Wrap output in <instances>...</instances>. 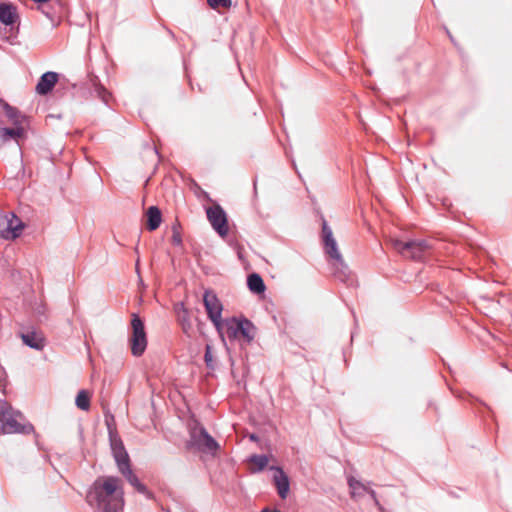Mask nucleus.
Instances as JSON below:
<instances>
[{
  "label": "nucleus",
  "instance_id": "21",
  "mask_svg": "<svg viewBox=\"0 0 512 512\" xmlns=\"http://www.w3.org/2000/svg\"><path fill=\"white\" fill-rule=\"evenodd\" d=\"M146 216H147L148 230H150V231L156 230L160 226L161 221H162V216H161V212H160L159 208H157L156 206L149 207L146 212Z\"/></svg>",
  "mask_w": 512,
  "mask_h": 512
},
{
  "label": "nucleus",
  "instance_id": "4",
  "mask_svg": "<svg viewBox=\"0 0 512 512\" xmlns=\"http://www.w3.org/2000/svg\"><path fill=\"white\" fill-rule=\"evenodd\" d=\"M225 334L229 339L243 337L248 343L255 337V326L246 318H229L223 322Z\"/></svg>",
  "mask_w": 512,
  "mask_h": 512
},
{
  "label": "nucleus",
  "instance_id": "27",
  "mask_svg": "<svg viewBox=\"0 0 512 512\" xmlns=\"http://www.w3.org/2000/svg\"><path fill=\"white\" fill-rule=\"evenodd\" d=\"M204 360H205L206 365L209 368L214 367V359H213V355H212V348L210 345H206Z\"/></svg>",
  "mask_w": 512,
  "mask_h": 512
},
{
  "label": "nucleus",
  "instance_id": "10",
  "mask_svg": "<svg viewBox=\"0 0 512 512\" xmlns=\"http://www.w3.org/2000/svg\"><path fill=\"white\" fill-rule=\"evenodd\" d=\"M24 225L13 213L0 217V237L5 240H13L20 236Z\"/></svg>",
  "mask_w": 512,
  "mask_h": 512
},
{
  "label": "nucleus",
  "instance_id": "9",
  "mask_svg": "<svg viewBox=\"0 0 512 512\" xmlns=\"http://www.w3.org/2000/svg\"><path fill=\"white\" fill-rule=\"evenodd\" d=\"M206 215L211 226L219 236H227L229 228L227 215L224 209L219 204H215L206 209Z\"/></svg>",
  "mask_w": 512,
  "mask_h": 512
},
{
  "label": "nucleus",
  "instance_id": "3",
  "mask_svg": "<svg viewBox=\"0 0 512 512\" xmlns=\"http://www.w3.org/2000/svg\"><path fill=\"white\" fill-rule=\"evenodd\" d=\"M322 241L325 254L333 262L335 275L341 280H344L347 276L348 268L344 262L342 254L339 251L337 241L334 238L332 229L328 226L325 220L322 223Z\"/></svg>",
  "mask_w": 512,
  "mask_h": 512
},
{
  "label": "nucleus",
  "instance_id": "15",
  "mask_svg": "<svg viewBox=\"0 0 512 512\" xmlns=\"http://www.w3.org/2000/svg\"><path fill=\"white\" fill-rule=\"evenodd\" d=\"M22 341L28 347L35 350H42L45 346V339L39 331H28L21 334Z\"/></svg>",
  "mask_w": 512,
  "mask_h": 512
},
{
  "label": "nucleus",
  "instance_id": "30",
  "mask_svg": "<svg viewBox=\"0 0 512 512\" xmlns=\"http://www.w3.org/2000/svg\"><path fill=\"white\" fill-rule=\"evenodd\" d=\"M250 439H251L252 441H256V440H257V436H256L255 434H251V435H250Z\"/></svg>",
  "mask_w": 512,
  "mask_h": 512
},
{
  "label": "nucleus",
  "instance_id": "24",
  "mask_svg": "<svg viewBox=\"0 0 512 512\" xmlns=\"http://www.w3.org/2000/svg\"><path fill=\"white\" fill-rule=\"evenodd\" d=\"M249 461L257 466V471H261L267 466L269 459L266 455H252Z\"/></svg>",
  "mask_w": 512,
  "mask_h": 512
},
{
  "label": "nucleus",
  "instance_id": "6",
  "mask_svg": "<svg viewBox=\"0 0 512 512\" xmlns=\"http://www.w3.org/2000/svg\"><path fill=\"white\" fill-rule=\"evenodd\" d=\"M130 346L134 356H141L147 347L145 326L138 314H132Z\"/></svg>",
  "mask_w": 512,
  "mask_h": 512
},
{
  "label": "nucleus",
  "instance_id": "7",
  "mask_svg": "<svg viewBox=\"0 0 512 512\" xmlns=\"http://www.w3.org/2000/svg\"><path fill=\"white\" fill-rule=\"evenodd\" d=\"M393 247L403 256L414 260H420L429 248L424 240H412L407 242L394 240Z\"/></svg>",
  "mask_w": 512,
  "mask_h": 512
},
{
  "label": "nucleus",
  "instance_id": "29",
  "mask_svg": "<svg viewBox=\"0 0 512 512\" xmlns=\"http://www.w3.org/2000/svg\"><path fill=\"white\" fill-rule=\"evenodd\" d=\"M261 512H280V511L279 510H270L268 508H265Z\"/></svg>",
  "mask_w": 512,
  "mask_h": 512
},
{
  "label": "nucleus",
  "instance_id": "5",
  "mask_svg": "<svg viewBox=\"0 0 512 512\" xmlns=\"http://www.w3.org/2000/svg\"><path fill=\"white\" fill-rule=\"evenodd\" d=\"M188 447L194 448L200 452L214 454L219 448V445L205 428L195 426L190 430Z\"/></svg>",
  "mask_w": 512,
  "mask_h": 512
},
{
  "label": "nucleus",
  "instance_id": "8",
  "mask_svg": "<svg viewBox=\"0 0 512 512\" xmlns=\"http://www.w3.org/2000/svg\"><path fill=\"white\" fill-rule=\"evenodd\" d=\"M203 303L208 315V318L215 325L218 330H221L223 327L222 321V304L219 301L216 294L207 290L203 295Z\"/></svg>",
  "mask_w": 512,
  "mask_h": 512
},
{
  "label": "nucleus",
  "instance_id": "16",
  "mask_svg": "<svg viewBox=\"0 0 512 512\" xmlns=\"http://www.w3.org/2000/svg\"><path fill=\"white\" fill-rule=\"evenodd\" d=\"M178 323L181 325L183 332L190 336L192 332V323L190 320L189 311L183 303H178L175 306Z\"/></svg>",
  "mask_w": 512,
  "mask_h": 512
},
{
  "label": "nucleus",
  "instance_id": "19",
  "mask_svg": "<svg viewBox=\"0 0 512 512\" xmlns=\"http://www.w3.org/2000/svg\"><path fill=\"white\" fill-rule=\"evenodd\" d=\"M16 9L11 4H0V22L6 26L13 25L16 21Z\"/></svg>",
  "mask_w": 512,
  "mask_h": 512
},
{
  "label": "nucleus",
  "instance_id": "28",
  "mask_svg": "<svg viewBox=\"0 0 512 512\" xmlns=\"http://www.w3.org/2000/svg\"><path fill=\"white\" fill-rule=\"evenodd\" d=\"M173 243L176 244V245H180L181 244V237L178 234H174L173 235Z\"/></svg>",
  "mask_w": 512,
  "mask_h": 512
},
{
  "label": "nucleus",
  "instance_id": "23",
  "mask_svg": "<svg viewBox=\"0 0 512 512\" xmlns=\"http://www.w3.org/2000/svg\"><path fill=\"white\" fill-rule=\"evenodd\" d=\"M76 406L83 410L87 411L90 408V394L86 390H80L75 399Z\"/></svg>",
  "mask_w": 512,
  "mask_h": 512
},
{
  "label": "nucleus",
  "instance_id": "1",
  "mask_svg": "<svg viewBox=\"0 0 512 512\" xmlns=\"http://www.w3.org/2000/svg\"><path fill=\"white\" fill-rule=\"evenodd\" d=\"M86 500L98 512H119L125 505L121 480L115 476L98 477L90 486Z\"/></svg>",
  "mask_w": 512,
  "mask_h": 512
},
{
  "label": "nucleus",
  "instance_id": "20",
  "mask_svg": "<svg viewBox=\"0 0 512 512\" xmlns=\"http://www.w3.org/2000/svg\"><path fill=\"white\" fill-rule=\"evenodd\" d=\"M4 111L7 118L11 121L14 127H24L27 121V118L21 114L15 107L10 106L9 104H4Z\"/></svg>",
  "mask_w": 512,
  "mask_h": 512
},
{
  "label": "nucleus",
  "instance_id": "26",
  "mask_svg": "<svg viewBox=\"0 0 512 512\" xmlns=\"http://www.w3.org/2000/svg\"><path fill=\"white\" fill-rule=\"evenodd\" d=\"M209 6L213 9L218 7L229 8L232 4L231 0H207Z\"/></svg>",
  "mask_w": 512,
  "mask_h": 512
},
{
  "label": "nucleus",
  "instance_id": "22",
  "mask_svg": "<svg viewBox=\"0 0 512 512\" xmlns=\"http://www.w3.org/2000/svg\"><path fill=\"white\" fill-rule=\"evenodd\" d=\"M247 285L251 292L261 294L265 291V284L261 276L257 273H252L247 278Z\"/></svg>",
  "mask_w": 512,
  "mask_h": 512
},
{
  "label": "nucleus",
  "instance_id": "13",
  "mask_svg": "<svg viewBox=\"0 0 512 512\" xmlns=\"http://www.w3.org/2000/svg\"><path fill=\"white\" fill-rule=\"evenodd\" d=\"M57 81H58V74L56 72L49 71V72L44 73L40 77V79L36 85V92L39 95L48 94L53 89V87L55 86Z\"/></svg>",
  "mask_w": 512,
  "mask_h": 512
},
{
  "label": "nucleus",
  "instance_id": "14",
  "mask_svg": "<svg viewBox=\"0 0 512 512\" xmlns=\"http://www.w3.org/2000/svg\"><path fill=\"white\" fill-rule=\"evenodd\" d=\"M276 471L274 475V483L277 488V492L282 499H285L289 492V479L280 467H271Z\"/></svg>",
  "mask_w": 512,
  "mask_h": 512
},
{
  "label": "nucleus",
  "instance_id": "11",
  "mask_svg": "<svg viewBox=\"0 0 512 512\" xmlns=\"http://www.w3.org/2000/svg\"><path fill=\"white\" fill-rule=\"evenodd\" d=\"M347 482L352 498H359L362 497L365 493H368L374 501L375 505L381 509V505L377 498L376 492L373 489H370L366 484L360 482L352 476L348 478Z\"/></svg>",
  "mask_w": 512,
  "mask_h": 512
},
{
  "label": "nucleus",
  "instance_id": "17",
  "mask_svg": "<svg viewBox=\"0 0 512 512\" xmlns=\"http://www.w3.org/2000/svg\"><path fill=\"white\" fill-rule=\"evenodd\" d=\"M24 135V127L0 128V146L11 140L19 145V139Z\"/></svg>",
  "mask_w": 512,
  "mask_h": 512
},
{
  "label": "nucleus",
  "instance_id": "25",
  "mask_svg": "<svg viewBox=\"0 0 512 512\" xmlns=\"http://www.w3.org/2000/svg\"><path fill=\"white\" fill-rule=\"evenodd\" d=\"M94 92L96 93V95L105 103H108V100H109V97H110V94L108 93V91L101 85H96L95 86V89H94Z\"/></svg>",
  "mask_w": 512,
  "mask_h": 512
},
{
  "label": "nucleus",
  "instance_id": "12",
  "mask_svg": "<svg viewBox=\"0 0 512 512\" xmlns=\"http://www.w3.org/2000/svg\"><path fill=\"white\" fill-rule=\"evenodd\" d=\"M110 446L118 468L130 463L128 453L126 452L121 439L116 436H111Z\"/></svg>",
  "mask_w": 512,
  "mask_h": 512
},
{
  "label": "nucleus",
  "instance_id": "18",
  "mask_svg": "<svg viewBox=\"0 0 512 512\" xmlns=\"http://www.w3.org/2000/svg\"><path fill=\"white\" fill-rule=\"evenodd\" d=\"M118 470L139 493L148 495L146 486L142 484L138 477L133 473L130 467V463L123 465L122 467L118 468Z\"/></svg>",
  "mask_w": 512,
  "mask_h": 512
},
{
  "label": "nucleus",
  "instance_id": "2",
  "mask_svg": "<svg viewBox=\"0 0 512 512\" xmlns=\"http://www.w3.org/2000/svg\"><path fill=\"white\" fill-rule=\"evenodd\" d=\"M34 430L33 425L27 422L17 410L4 402L0 404V432L3 434H30Z\"/></svg>",
  "mask_w": 512,
  "mask_h": 512
}]
</instances>
